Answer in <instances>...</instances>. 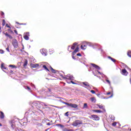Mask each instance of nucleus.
<instances>
[{
	"label": "nucleus",
	"mask_w": 131,
	"mask_h": 131,
	"mask_svg": "<svg viewBox=\"0 0 131 131\" xmlns=\"http://www.w3.org/2000/svg\"><path fill=\"white\" fill-rule=\"evenodd\" d=\"M61 103L62 104H65V105H67L68 106H69L70 107H71L72 108H78V105L76 104H72V103H69L67 102H65L64 101H61Z\"/></svg>",
	"instance_id": "obj_2"
},
{
	"label": "nucleus",
	"mask_w": 131,
	"mask_h": 131,
	"mask_svg": "<svg viewBox=\"0 0 131 131\" xmlns=\"http://www.w3.org/2000/svg\"><path fill=\"white\" fill-rule=\"evenodd\" d=\"M91 101H92V102H94V101H95V98H94V97H92V98H91Z\"/></svg>",
	"instance_id": "obj_33"
},
{
	"label": "nucleus",
	"mask_w": 131,
	"mask_h": 131,
	"mask_svg": "<svg viewBox=\"0 0 131 131\" xmlns=\"http://www.w3.org/2000/svg\"><path fill=\"white\" fill-rule=\"evenodd\" d=\"M86 46H88V45L83 43L81 46V49L82 50H85L86 49Z\"/></svg>",
	"instance_id": "obj_9"
},
{
	"label": "nucleus",
	"mask_w": 131,
	"mask_h": 131,
	"mask_svg": "<svg viewBox=\"0 0 131 131\" xmlns=\"http://www.w3.org/2000/svg\"><path fill=\"white\" fill-rule=\"evenodd\" d=\"M0 126H3V125L1 123H0Z\"/></svg>",
	"instance_id": "obj_52"
},
{
	"label": "nucleus",
	"mask_w": 131,
	"mask_h": 131,
	"mask_svg": "<svg viewBox=\"0 0 131 131\" xmlns=\"http://www.w3.org/2000/svg\"><path fill=\"white\" fill-rule=\"evenodd\" d=\"M91 93H92V94H96V91L94 90H91Z\"/></svg>",
	"instance_id": "obj_34"
},
{
	"label": "nucleus",
	"mask_w": 131,
	"mask_h": 131,
	"mask_svg": "<svg viewBox=\"0 0 131 131\" xmlns=\"http://www.w3.org/2000/svg\"><path fill=\"white\" fill-rule=\"evenodd\" d=\"M17 24H19V25H26V24H19V23H17Z\"/></svg>",
	"instance_id": "obj_43"
},
{
	"label": "nucleus",
	"mask_w": 131,
	"mask_h": 131,
	"mask_svg": "<svg viewBox=\"0 0 131 131\" xmlns=\"http://www.w3.org/2000/svg\"><path fill=\"white\" fill-rule=\"evenodd\" d=\"M24 38L25 39H26V40H28V39H29V37L26 35L24 36Z\"/></svg>",
	"instance_id": "obj_24"
},
{
	"label": "nucleus",
	"mask_w": 131,
	"mask_h": 131,
	"mask_svg": "<svg viewBox=\"0 0 131 131\" xmlns=\"http://www.w3.org/2000/svg\"><path fill=\"white\" fill-rule=\"evenodd\" d=\"M83 84H84L85 86H90V85L88 83L83 82Z\"/></svg>",
	"instance_id": "obj_29"
},
{
	"label": "nucleus",
	"mask_w": 131,
	"mask_h": 131,
	"mask_svg": "<svg viewBox=\"0 0 131 131\" xmlns=\"http://www.w3.org/2000/svg\"><path fill=\"white\" fill-rule=\"evenodd\" d=\"M127 55L128 57H129L130 58H131V51H128L127 53Z\"/></svg>",
	"instance_id": "obj_20"
},
{
	"label": "nucleus",
	"mask_w": 131,
	"mask_h": 131,
	"mask_svg": "<svg viewBox=\"0 0 131 131\" xmlns=\"http://www.w3.org/2000/svg\"><path fill=\"white\" fill-rule=\"evenodd\" d=\"M77 56H79V57H81V54H80V53H78V54H77Z\"/></svg>",
	"instance_id": "obj_42"
},
{
	"label": "nucleus",
	"mask_w": 131,
	"mask_h": 131,
	"mask_svg": "<svg viewBox=\"0 0 131 131\" xmlns=\"http://www.w3.org/2000/svg\"><path fill=\"white\" fill-rule=\"evenodd\" d=\"M106 82H107V83H108V84H110V85H111V82H110V81L109 80H106Z\"/></svg>",
	"instance_id": "obj_32"
},
{
	"label": "nucleus",
	"mask_w": 131,
	"mask_h": 131,
	"mask_svg": "<svg viewBox=\"0 0 131 131\" xmlns=\"http://www.w3.org/2000/svg\"><path fill=\"white\" fill-rule=\"evenodd\" d=\"M97 106L100 108V109H104V106L101 105H97Z\"/></svg>",
	"instance_id": "obj_26"
},
{
	"label": "nucleus",
	"mask_w": 131,
	"mask_h": 131,
	"mask_svg": "<svg viewBox=\"0 0 131 131\" xmlns=\"http://www.w3.org/2000/svg\"><path fill=\"white\" fill-rule=\"evenodd\" d=\"M71 83H72L73 84H75V83H74L73 81H71Z\"/></svg>",
	"instance_id": "obj_45"
},
{
	"label": "nucleus",
	"mask_w": 131,
	"mask_h": 131,
	"mask_svg": "<svg viewBox=\"0 0 131 131\" xmlns=\"http://www.w3.org/2000/svg\"><path fill=\"white\" fill-rule=\"evenodd\" d=\"M90 118L93 119L95 121H99V120H100V117L96 115H91V117H90Z\"/></svg>",
	"instance_id": "obj_3"
},
{
	"label": "nucleus",
	"mask_w": 131,
	"mask_h": 131,
	"mask_svg": "<svg viewBox=\"0 0 131 131\" xmlns=\"http://www.w3.org/2000/svg\"><path fill=\"white\" fill-rule=\"evenodd\" d=\"M73 59H74V60H76V58H75V57H74V56H72Z\"/></svg>",
	"instance_id": "obj_50"
},
{
	"label": "nucleus",
	"mask_w": 131,
	"mask_h": 131,
	"mask_svg": "<svg viewBox=\"0 0 131 131\" xmlns=\"http://www.w3.org/2000/svg\"><path fill=\"white\" fill-rule=\"evenodd\" d=\"M8 32H9V33H12L14 34V32H13V31L11 29V28H9L7 30Z\"/></svg>",
	"instance_id": "obj_21"
},
{
	"label": "nucleus",
	"mask_w": 131,
	"mask_h": 131,
	"mask_svg": "<svg viewBox=\"0 0 131 131\" xmlns=\"http://www.w3.org/2000/svg\"><path fill=\"white\" fill-rule=\"evenodd\" d=\"M38 67H39V64L38 63L33 64V68H38Z\"/></svg>",
	"instance_id": "obj_18"
},
{
	"label": "nucleus",
	"mask_w": 131,
	"mask_h": 131,
	"mask_svg": "<svg viewBox=\"0 0 131 131\" xmlns=\"http://www.w3.org/2000/svg\"><path fill=\"white\" fill-rule=\"evenodd\" d=\"M62 78H63V79H66L67 80H68V79L67 78V77H62Z\"/></svg>",
	"instance_id": "obj_40"
},
{
	"label": "nucleus",
	"mask_w": 131,
	"mask_h": 131,
	"mask_svg": "<svg viewBox=\"0 0 131 131\" xmlns=\"http://www.w3.org/2000/svg\"><path fill=\"white\" fill-rule=\"evenodd\" d=\"M1 118L2 119H4V118H5V114H4V113L3 112H1Z\"/></svg>",
	"instance_id": "obj_16"
},
{
	"label": "nucleus",
	"mask_w": 131,
	"mask_h": 131,
	"mask_svg": "<svg viewBox=\"0 0 131 131\" xmlns=\"http://www.w3.org/2000/svg\"><path fill=\"white\" fill-rule=\"evenodd\" d=\"M1 69L5 70L7 69V68H6V67H5V65L3 63L1 64Z\"/></svg>",
	"instance_id": "obj_23"
},
{
	"label": "nucleus",
	"mask_w": 131,
	"mask_h": 131,
	"mask_svg": "<svg viewBox=\"0 0 131 131\" xmlns=\"http://www.w3.org/2000/svg\"><path fill=\"white\" fill-rule=\"evenodd\" d=\"M83 124L82 120H76L72 123L73 126H80Z\"/></svg>",
	"instance_id": "obj_1"
},
{
	"label": "nucleus",
	"mask_w": 131,
	"mask_h": 131,
	"mask_svg": "<svg viewBox=\"0 0 131 131\" xmlns=\"http://www.w3.org/2000/svg\"><path fill=\"white\" fill-rule=\"evenodd\" d=\"M27 90H28V91H30V88H29V86H27V88H26Z\"/></svg>",
	"instance_id": "obj_44"
},
{
	"label": "nucleus",
	"mask_w": 131,
	"mask_h": 131,
	"mask_svg": "<svg viewBox=\"0 0 131 131\" xmlns=\"http://www.w3.org/2000/svg\"><path fill=\"white\" fill-rule=\"evenodd\" d=\"M2 25L3 26H5V25H6V20L5 19H3Z\"/></svg>",
	"instance_id": "obj_27"
},
{
	"label": "nucleus",
	"mask_w": 131,
	"mask_h": 131,
	"mask_svg": "<svg viewBox=\"0 0 131 131\" xmlns=\"http://www.w3.org/2000/svg\"><path fill=\"white\" fill-rule=\"evenodd\" d=\"M121 74H122L123 75H125V76H126L127 75V74H128V73L127 72V71H126V70H125V69H122V71H121Z\"/></svg>",
	"instance_id": "obj_5"
},
{
	"label": "nucleus",
	"mask_w": 131,
	"mask_h": 131,
	"mask_svg": "<svg viewBox=\"0 0 131 131\" xmlns=\"http://www.w3.org/2000/svg\"><path fill=\"white\" fill-rule=\"evenodd\" d=\"M93 112H96L97 113H103V111H102L101 110H93Z\"/></svg>",
	"instance_id": "obj_15"
},
{
	"label": "nucleus",
	"mask_w": 131,
	"mask_h": 131,
	"mask_svg": "<svg viewBox=\"0 0 131 131\" xmlns=\"http://www.w3.org/2000/svg\"><path fill=\"white\" fill-rule=\"evenodd\" d=\"M67 77L68 78V80H73V76L71 75V74H68L67 75Z\"/></svg>",
	"instance_id": "obj_8"
},
{
	"label": "nucleus",
	"mask_w": 131,
	"mask_h": 131,
	"mask_svg": "<svg viewBox=\"0 0 131 131\" xmlns=\"http://www.w3.org/2000/svg\"><path fill=\"white\" fill-rule=\"evenodd\" d=\"M42 67L44 69H45V70H47V71H50V70H49V69H48V68L47 67V66L46 65H43Z\"/></svg>",
	"instance_id": "obj_19"
},
{
	"label": "nucleus",
	"mask_w": 131,
	"mask_h": 131,
	"mask_svg": "<svg viewBox=\"0 0 131 131\" xmlns=\"http://www.w3.org/2000/svg\"><path fill=\"white\" fill-rule=\"evenodd\" d=\"M6 51H7V52H10V49L9 48V46L6 48Z\"/></svg>",
	"instance_id": "obj_41"
},
{
	"label": "nucleus",
	"mask_w": 131,
	"mask_h": 131,
	"mask_svg": "<svg viewBox=\"0 0 131 131\" xmlns=\"http://www.w3.org/2000/svg\"><path fill=\"white\" fill-rule=\"evenodd\" d=\"M106 95H111V92L107 93Z\"/></svg>",
	"instance_id": "obj_49"
},
{
	"label": "nucleus",
	"mask_w": 131,
	"mask_h": 131,
	"mask_svg": "<svg viewBox=\"0 0 131 131\" xmlns=\"http://www.w3.org/2000/svg\"><path fill=\"white\" fill-rule=\"evenodd\" d=\"M83 108H88V104L87 103H84Z\"/></svg>",
	"instance_id": "obj_31"
},
{
	"label": "nucleus",
	"mask_w": 131,
	"mask_h": 131,
	"mask_svg": "<svg viewBox=\"0 0 131 131\" xmlns=\"http://www.w3.org/2000/svg\"><path fill=\"white\" fill-rule=\"evenodd\" d=\"M12 46H13L14 48H15V49H17V48H18V41H17V39H14L12 40Z\"/></svg>",
	"instance_id": "obj_4"
},
{
	"label": "nucleus",
	"mask_w": 131,
	"mask_h": 131,
	"mask_svg": "<svg viewBox=\"0 0 131 131\" xmlns=\"http://www.w3.org/2000/svg\"><path fill=\"white\" fill-rule=\"evenodd\" d=\"M97 72H98V73H99V74H101V72L98 71Z\"/></svg>",
	"instance_id": "obj_51"
},
{
	"label": "nucleus",
	"mask_w": 131,
	"mask_h": 131,
	"mask_svg": "<svg viewBox=\"0 0 131 131\" xmlns=\"http://www.w3.org/2000/svg\"><path fill=\"white\" fill-rule=\"evenodd\" d=\"M117 124V123L116 122H114L112 123V126H116Z\"/></svg>",
	"instance_id": "obj_28"
},
{
	"label": "nucleus",
	"mask_w": 131,
	"mask_h": 131,
	"mask_svg": "<svg viewBox=\"0 0 131 131\" xmlns=\"http://www.w3.org/2000/svg\"><path fill=\"white\" fill-rule=\"evenodd\" d=\"M91 65L93 67H94V68H95V69H97V70H100V69H101L100 67L95 63H91Z\"/></svg>",
	"instance_id": "obj_6"
},
{
	"label": "nucleus",
	"mask_w": 131,
	"mask_h": 131,
	"mask_svg": "<svg viewBox=\"0 0 131 131\" xmlns=\"http://www.w3.org/2000/svg\"><path fill=\"white\" fill-rule=\"evenodd\" d=\"M108 59H110V60H111V61H112L113 62H114V63H115V62H116V59L111 57V56H108Z\"/></svg>",
	"instance_id": "obj_14"
},
{
	"label": "nucleus",
	"mask_w": 131,
	"mask_h": 131,
	"mask_svg": "<svg viewBox=\"0 0 131 131\" xmlns=\"http://www.w3.org/2000/svg\"><path fill=\"white\" fill-rule=\"evenodd\" d=\"M27 64H28L27 59H25L24 63L23 64L24 67H26V66H27Z\"/></svg>",
	"instance_id": "obj_13"
},
{
	"label": "nucleus",
	"mask_w": 131,
	"mask_h": 131,
	"mask_svg": "<svg viewBox=\"0 0 131 131\" xmlns=\"http://www.w3.org/2000/svg\"><path fill=\"white\" fill-rule=\"evenodd\" d=\"M5 52L3 50H0V54H4Z\"/></svg>",
	"instance_id": "obj_37"
},
{
	"label": "nucleus",
	"mask_w": 131,
	"mask_h": 131,
	"mask_svg": "<svg viewBox=\"0 0 131 131\" xmlns=\"http://www.w3.org/2000/svg\"><path fill=\"white\" fill-rule=\"evenodd\" d=\"M14 32L16 35H18V32L17 31V30H14Z\"/></svg>",
	"instance_id": "obj_39"
},
{
	"label": "nucleus",
	"mask_w": 131,
	"mask_h": 131,
	"mask_svg": "<svg viewBox=\"0 0 131 131\" xmlns=\"http://www.w3.org/2000/svg\"><path fill=\"white\" fill-rule=\"evenodd\" d=\"M6 27H7V28H11V27H10V26H9V24H8L6 25Z\"/></svg>",
	"instance_id": "obj_36"
},
{
	"label": "nucleus",
	"mask_w": 131,
	"mask_h": 131,
	"mask_svg": "<svg viewBox=\"0 0 131 131\" xmlns=\"http://www.w3.org/2000/svg\"><path fill=\"white\" fill-rule=\"evenodd\" d=\"M4 34H5V35L6 36H7L8 37H9V38H10V39H13V37L12 36V35L9 34V33H8L7 32H4Z\"/></svg>",
	"instance_id": "obj_7"
},
{
	"label": "nucleus",
	"mask_w": 131,
	"mask_h": 131,
	"mask_svg": "<svg viewBox=\"0 0 131 131\" xmlns=\"http://www.w3.org/2000/svg\"><path fill=\"white\" fill-rule=\"evenodd\" d=\"M43 51H45L43 49H42L41 50V53L43 56H47V52H45Z\"/></svg>",
	"instance_id": "obj_17"
},
{
	"label": "nucleus",
	"mask_w": 131,
	"mask_h": 131,
	"mask_svg": "<svg viewBox=\"0 0 131 131\" xmlns=\"http://www.w3.org/2000/svg\"><path fill=\"white\" fill-rule=\"evenodd\" d=\"M1 16H5V13H4V12L1 11Z\"/></svg>",
	"instance_id": "obj_38"
},
{
	"label": "nucleus",
	"mask_w": 131,
	"mask_h": 131,
	"mask_svg": "<svg viewBox=\"0 0 131 131\" xmlns=\"http://www.w3.org/2000/svg\"><path fill=\"white\" fill-rule=\"evenodd\" d=\"M114 120H115V117L114 116H112L111 117V121H112V122H113V121H114Z\"/></svg>",
	"instance_id": "obj_22"
},
{
	"label": "nucleus",
	"mask_w": 131,
	"mask_h": 131,
	"mask_svg": "<svg viewBox=\"0 0 131 131\" xmlns=\"http://www.w3.org/2000/svg\"><path fill=\"white\" fill-rule=\"evenodd\" d=\"M11 126L12 128V129H14V127H15V125H14V124H13V123H11Z\"/></svg>",
	"instance_id": "obj_30"
},
{
	"label": "nucleus",
	"mask_w": 131,
	"mask_h": 131,
	"mask_svg": "<svg viewBox=\"0 0 131 131\" xmlns=\"http://www.w3.org/2000/svg\"><path fill=\"white\" fill-rule=\"evenodd\" d=\"M113 97V93L111 94V95L110 96V98H112Z\"/></svg>",
	"instance_id": "obj_47"
},
{
	"label": "nucleus",
	"mask_w": 131,
	"mask_h": 131,
	"mask_svg": "<svg viewBox=\"0 0 131 131\" xmlns=\"http://www.w3.org/2000/svg\"><path fill=\"white\" fill-rule=\"evenodd\" d=\"M57 126H62V125L58 124H56Z\"/></svg>",
	"instance_id": "obj_46"
},
{
	"label": "nucleus",
	"mask_w": 131,
	"mask_h": 131,
	"mask_svg": "<svg viewBox=\"0 0 131 131\" xmlns=\"http://www.w3.org/2000/svg\"><path fill=\"white\" fill-rule=\"evenodd\" d=\"M9 67H12V68H17V67H16V66L13 64H10Z\"/></svg>",
	"instance_id": "obj_25"
},
{
	"label": "nucleus",
	"mask_w": 131,
	"mask_h": 131,
	"mask_svg": "<svg viewBox=\"0 0 131 131\" xmlns=\"http://www.w3.org/2000/svg\"><path fill=\"white\" fill-rule=\"evenodd\" d=\"M78 51H79V48L78 47V46H77V47L75 49L74 51L73 52V55H75V54H76V53H77Z\"/></svg>",
	"instance_id": "obj_10"
},
{
	"label": "nucleus",
	"mask_w": 131,
	"mask_h": 131,
	"mask_svg": "<svg viewBox=\"0 0 131 131\" xmlns=\"http://www.w3.org/2000/svg\"><path fill=\"white\" fill-rule=\"evenodd\" d=\"M77 45V43L74 42L73 43V46L71 47V50H74V49H75Z\"/></svg>",
	"instance_id": "obj_11"
},
{
	"label": "nucleus",
	"mask_w": 131,
	"mask_h": 131,
	"mask_svg": "<svg viewBox=\"0 0 131 131\" xmlns=\"http://www.w3.org/2000/svg\"><path fill=\"white\" fill-rule=\"evenodd\" d=\"M47 125H51V123L50 122H48L47 124Z\"/></svg>",
	"instance_id": "obj_48"
},
{
	"label": "nucleus",
	"mask_w": 131,
	"mask_h": 131,
	"mask_svg": "<svg viewBox=\"0 0 131 131\" xmlns=\"http://www.w3.org/2000/svg\"><path fill=\"white\" fill-rule=\"evenodd\" d=\"M2 30V28L0 27V30Z\"/></svg>",
	"instance_id": "obj_54"
},
{
	"label": "nucleus",
	"mask_w": 131,
	"mask_h": 131,
	"mask_svg": "<svg viewBox=\"0 0 131 131\" xmlns=\"http://www.w3.org/2000/svg\"><path fill=\"white\" fill-rule=\"evenodd\" d=\"M68 113H69V112H68L64 114V115H65L66 116H69V115L68 114Z\"/></svg>",
	"instance_id": "obj_35"
},
{
	"label": "nucleus",
	"mask_w": 131,
	"mask_h": 131,
	"mask_svg": "<svg viewBox=\"0 0 131 131\" xmlns=\"http://www.w3.org/2000/svg\"><path fill=\"white\" fill-rule=\"evenodd\" d=\"M130 83H131V78L129 79Z\"/></svg>",
	"instance_id": "obj_53"
},
{
	"label": "nucleus",
	"mask_w": 131,
	"mask_h": 131,
	"mask_svg": "<svg viewBox=\"0 0 131 131\" xmlns=\"http://www.w3.org/2000/svg\"><path fill=\"white\" fill-rule=\"evenodd\" d=\"M50 69L52 73H57V71L55 69H53L52 67H50Z\"/></svg>",
	"instance_id": "obj_12"
}]
</instances>
